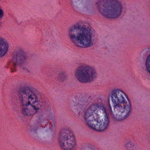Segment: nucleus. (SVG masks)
<instances>
[{
	"label": "nucleus",
	"instance_id": "nucleus-4",
	"mask_svg": "<svg viewBox=\"0 0 150 150\" xmlns=\"http://www.w3.org/2000/svg\"><path fill=\"white\" fill-rule=\"evenodd\" d=\"M96 4L100 13L109 18H118L125 9L123 5L118 0H97Z\"/></svg>",
	"mask_w": 150,
	"mask_h": 150
},
{
	"label": "nucleus",
	"instance_id": "nucleus-7",
	"mask_svg": "<svg viewBox=\"0 0 150 150\" xmlns=\"http://www.w3.org/2000/svg\"><path fill=\"white\" fill-rule=\"evenodd\" d=\"M27 56L23 52L18 51L15 52L13 54L12 62L15 67L20 66L23 67L28 64Z\"/></svg>",
	"mask_w": 150,
	"mask_h": 150
},
{
	"label": "nucleus",
	"instance_id": "nucleus-11",
	"mask_svg": "<svg viewBox=\"0 0 150 150\" xmlns=\"http://www.w3.org/2000/svg\"><path fill=\"white\" fill-rule=\"evenodd\" d=\"M144 64L146 71L150 74V54L145 59Z\"/></svg>",
	"mask_w": 150,
	"mask_h": 150
},
{
	"label": "nucleus",
	"instance_id": "nucleus-17",
	"mask_svg": "<svg viewBox=\"0 0 150 150\" xmlns=\"http://www.w3.org/2000/svg\"><path fill=\"white\" fill-rule=\"evenodd\" d=\"M26 71H27V72H30V71L28 69H26Z\"/></svg>",
	"mask_w": 150,
	"mask_h": 150
},
{
	"label": "nucleus",
	"instance_id": "nucleus-16",
	"mask_svg": "<svg viewBox=\"0 0 150 150\" xmlns=\"http://www.w3.org/2000/svg\"><path fill=\"white\" fill-rule=\"evenodd\" d=\"M43 118H44L43 116L42 115H40L39 116V118H38L39 122H41V121L43 119Z\"/></svg>",
	"mask_w": 150,
	"mask_h": 150
},
{
	"label": "nucleus",
	"instance_id": "nucleus-3",
	"mask_svg": "<svg viewBox=\"0 0 150 150\" xmlns=\"http://www.w3.org/2000/svg\"><path fill=\"white\" fill-rule=\"evenodd\" d=\"M68 35L71 42L77 47L87 48L94 44V34L88 27L74 25L69 28Z\"/></svg>",
	"mask_w": 150,
	"mask_h": 150
},
{
	"label": "nucleus",
	"instance_id": "nucleus-6",
	"mask_svg": "<svg viewBox=\"0 0 150 150\" xmlns=\"http://www.w3.org/2000/svg\"><path fill=\"white\" fill-rule=\"evenodd\" d=\"M58 143L62 150H73L76 144V139L73 133L69 130H64L59 133Z\"/></svg>",
	"mask_w": 150,
	"mask_h": 150
},
{
	"label": "nucleus",
	"instance_id": "nucleus-12",
	"mask_svg": "<svg viewBox=\"0 0 150 150\" xmlns=\"http://www.w3.org/2000/svg\"><path fill=\"white\" fill-rule=\"evenodd\" d=\"M40 127H38L36 125L30 126L28 130V132L30 134L32 135H37L38 130Z\"/></svg>",
	"mask_w": 150,
	"mask_h": 150
},
{
	"label": "nucleus",
	"instance_id": "nucleus-8",
	"mask_svg": "<svg viewBox=\"0 0 150 150\" xmlns=\"http://www.w3.org/2000/svg\"><path fill=\"white\" fill-rule=\"evenodd\" d=\"M87 101V99L82 97H76L72 101L71 104L76 107L75 112L78 115L82 114L83 109Z\"/></svg>",
	"mask_w": 150,
	"mask_h": 150
},
{
	"label": "nucleus",
	"instance_id": "nucleus-14",
	"mask_svg": "<svg viewBox=\"0 0 150 150\" xmlns=\"http://www.w3.org/2000/svg\"><path fill=\"white\" fill-rule=\"evenodd\" d=\"M17 103H14L11 105V107H12L13 109L15 111H16L18 109Z\"/></svg>",
	"mask_w": 150,
	"mask_h": 150
},
{
	"label": "nucleus",
	"instance_id": "nucleus-13",
	"mask_svg": "<svg viewBox=\"0 0 150 150\" xmlns=\"http://www.w3.org/2000/svg\"><path fill=\"white\" fill-rule=\"evenodd\" d=\"M67 78V75L64 71H62L60 72L58 76V79L61 81H63L66 80Z\"/></svg>",
	"mask_w": 150,
	"mask_h": 150
},
{
	"label": "nucleus",
	"instance_id": "nucleus-1",
	"mask_svg": "<svg viewBox=\"0 0 150 150\" xmlns=\"http://www.w3.org/2000/svg\"><path fill=\"white\" fill-rule=\"evenodd\" d=\"M109 98L112 102L114 112L110 103L106 107L100 103L92 104L85 111L83 117L85 123L90 128L99 132L104 131L109 126L108 115L120 121L130 115L131 105L123 91L118 88L113 89L110 91Z\"/></svg>",
	"mask_w": 150,
	"mask_h": 150
},
{
	"label": "nucleus",
	"instance_id": "nucleus-10",
	"mask_svg": "<svg viewBox=\"0 0 150 150\" xmlns=\"http://www.w3.org/2000/svg\"><path fill=\"white\" fill-rule=\"evenodd\" d=\"M126 150H137L132 142L130 140L127 141L125 144Z\"/></svg>",
	"mask_w": 150,
	"mask_h": 150
},
{
	"label": "nucleus",
	"instance_id": "nucleus-15",
	"mask_svg": "<svg viewBox=\"0 0 150 150\" xmlns=\"http://www.w3.org/2000/svg\"><path fill=\"white\" fill-rule=\"evenodd\" d=\"M4 16V12L0 7V19L1 18ZM2 23L0 22V27H1Z\"/></svg>",
	"mask_w": 150,
	"mask_h": 150
},
{
	"label": "nucleus",
	"instance_id": "nucleus-2",
	"mask_svg": "<svg viewBox=\"0 0 150 150\" xmlns=\"http://www.w3.org/2000/svg\"><path fill=\"white\" fill-rule=\"evenodd\" d=\"M35 91L34 88L29 86L21 87L17 91V95L23 107L22 112L24 116H33L42 107V103Z\"/></svg>",
	"mask_w": 150,
	"mask_h": 150
},
{
	"label": "nucleus",
	"instance_id": "nucleus-5",
	"mask_svg": "<svg viewBox=\"0 0 150 150\" xmlns=\"http://www.w3.org/2000/svg\"><path fill=\"white\" fill-rule=\"evenodd\" d=\"M75 76L80 83H87L93 81L98 77L96 69L93 67L87 64H83L76 69Z\"/></svg>",
	"mask_w": 150,
	"mask_h": 150
},
{
	"label": "nucleus",
	"instance_id": "nucleus-9",
	"mask_svg": "<svg viewBox=\"0 0 150 150\" xmlns=\"http://www.w3.org/2000/svg\"><path fill=\"white\" fill-rule=\"evenodd\" d=\"M9 44L7 41L0 37V57L4 56L8 51Z\"/></svg>",
	"mask_w": 150,
	"mask_h": 150
}]
</instances>
